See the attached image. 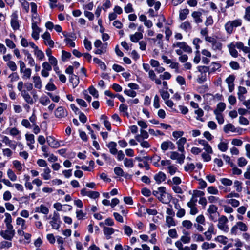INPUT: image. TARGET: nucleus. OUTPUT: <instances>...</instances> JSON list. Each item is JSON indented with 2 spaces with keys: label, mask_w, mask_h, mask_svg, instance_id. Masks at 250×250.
<instances>
[{
  "label": "nucleus",
  "mask_w": 250,
  "mask_h": 250,
  "mask_svg": "<svg viewBox=\"0 0 250 250\" xmlns=\"http://www.w3.org/2000/svg\"><path fill=\"white\" fill-rule=\"evenodd\" d=\"M166 188L165 187H160L158 188V190L153 191V195L156 196L157 199L163 204H169L172 198L171 194H167V198L163 197L162 194L165 193Z\"/></svg>",
  "instance_id": "1"
},
{
  "label": "nucleus",
  "mask_w": 250,
  "mask_h": 250,
  "mask_svg": "<svg viewBox=\"0 0 250 250\" xmlns=\"http://www.w3.org/2000/svg\"><path fill=\"white\" fill-rule=\"evenodd\" d=\"M242 24V21L241 19L229 21L225 24V28L228 34H231L234 28L241 26Z\"/></svg>",
  "instance_id": "2"
},
{
  "label": "nucleus",
  "mask_w": 250,
  "mask_h": 250,
  "mask_svg": "<svg viewBox=\"0 0 250 250\" xmlns=\"http://www.w3.org/2000/svg\"><path fill=\"white\" fill-rule=\"evenodd\" d=\"M205 40L211 43V48L212 50L221 51L222 48V43L217 41V40L212 37L207 36L205 37Z\"/></svg>",
  "instance_id": "3"
},
{
  "label": "nucleus",
  "mask_w": 250,
  "mask_h": 250,
  "mask_svg": "<svg viewBox=\"0 0 250 250\" xmlns=\"http://www.w3.org/2000/svg\"><path fill=\"white\" fill-rule=\"evenodd\" d=\"M218 224L217 226L218 228L225 232H228L229 228L226 224L228 222V218L224 215H222L218 220Z\"/></svg>",
  "instance_id": "4"
},
{
  "label": "nucleus",
  "mask_w": 250,
  "mask_h": 250,
  "mask_svg": "<svg viewBox=\"0 0 250 250\" xmlns=\"http://www.w3.org/2000/svg\"><path fill=\"white\" fill-rule=\"evenodd\" d=\"M172 47H179L182 51L188 53H191L192 52V48L185 42H177L172 44Z\"/></svg>",
  "instance_id": "5"
},
{
  "label": "nucleus",
  "mask_w": 250,
  "mask_h": 250,
  "mask_svg": "<svg viewBox=\"0 0 250 250\" xmlns=\"http://www.w3.org/2000/svg\"><path fill=\"white\" fill-rule=\"evenodd\" d=\"M170 158L172 160H177V162L181 164L184 163L185 156L183 154H180L176 151H172L170 153Z\"/></svg>",
  "instance_id": "6"
},
{
  "label": "nucleus",
  "mask_w": 250,
  "mask_h": 250,
  "mask_svg": "<svg viewBox=\"0 0 250 250\" xmlns=\"http://www.w3.org/2000/svg\"><path fill=\"white\" fill-rule=\"evenodd\" d=\"M224 131L228 133L229 131H231L232 132H237L239 134H241L242 129V128H236L235 126L230 123L228 124L225 125L224 127Z\"/></svg>",
  "instance_id": "7"
},
{
  "label": "nucleus",
  "mask_w": 250,
  "mask_h": 250,
  "mask_svg": "<svg viewBox=\"0 0 250 250\" xmlns=\"http://www.w3.org/2000/svg\"><path fill=\"white\" fill-rule=\"evenodd\" d=\"M32 38L36 40H38L39 38V33L40 32L41 29L38 26L37 22L33 21V22H32Z\"/></svg>",
  "instance_id": "8"
},
{
  "label": "nucleus",
  "mask_w": 250,
  "mask_h": 250,
  "mask_svg": "<svg viewBox=\"0 0 250 250\" xmlns=\"http://www.w3.org/2000/svg\"><path fill=\"white\" fill-rule=\"evenodd\" d=\"M15 234V230H9L7 229L4 231L2 230L0 232L1 236L8 240H11L14 236Z\"/></svg>",
  "instance_id": "9"
},
{
  "label": "nucleus",
  "mask_w": 250,
  "mask_h": 250,
  "mask_svg": "<svg viewBox=\"0 0 250 250\" xmlns=\"http://www.w3.org/2000/svg\"><path fill=\"white\" fill-rule=\"evenodd\" d=\"M235 79V76L234 75H230L225 81L228 84L229 90L230 92H232L234 89V82Z\"/></svg>",
  "instance_id": "10"
},
{
  "label": "nucleus",
  "mask_w": 250,
  "mask_h": 250,
  "mask_svg": "<svg viewBox=\"0 0 250 250\" xmlns=\"http://www.w3.org/2000/svg\"><path fill=\"white\" fill-rule=\"evenodd\" d=\"M68 113L62 106L58 107L55 111V115L56 118H62L67 116Z\"/></svg>",
  "instance_id": "11"
},
{
  "label": "nucleus",
  "mask_w": 250,
  "mask_h": 250,
  "mask_svg": "<svg viewBox=\"0 0 250 250\" xmlns=\"http://www.w3.org/2000/svg\"><path fill=\"white\" fill-rule=\"evenodd\" d=\"M42 37L44 40L45 44L49 45L51 48L54 47V42L51 39L50 34L48 32H45L42 35Z\"/></svg>",
  "instance_id": "12"
},
{
  "label": "nucleus",
  "mask_w": 250,
  "mask_h": 250,
  "mask_svg": "<svg viewBox=\"0 0 250 250\" xmlns=\"http://www.w3.org/2000/svg\"><path fill=\"white\" fill-rule=\"evenodd\" d=\"M161 148L163 151H167L168 148L173 150L175 149V146L171 141L168 140L161 144Z\"/></svg>",
  "instance_id": "13"
},
{
  "label": "nucleus",
  "mask_w": 250,
  "mask_h": 250,
  "mask_svg": "<svg viewBox=\"0 0 250 250\" xmlns=\"http://www.w3.org/2000/svg\"><path fill=\"white\" fill-rule=\"evenodd\" d=\"M10 23L14 30H17L19 29L20 24L18 20V15L16 13L12 14Z\"/></svg>",
  "instance_id": "14"
},
{
  "label": "nucleus",
  "mask_w": 250,
  "mask_h": 250,
  "mask_svg": "<svg viewBox=\"0 0 250 250\" xmlns=\"http://www.w3.org/2000/svg\"><path fill=\"white\" fill-rule=\"evenodd\" d=\"M46 141L49 146L51 147L57 148L60 146V144L53 137H47Z\"/></svg>",
  "instance_id": "15"
},
{
  "label": "nucleus",
  "mask_w": 250,
  "mask_h": 250,
  "mask_svg": "<svg viewBox=\"0 0 250 250\" xmlns=\"http://www.w3.org/2000/svg\"><path fill=\"white\" fill-rule=\"evenodd\" d=\"M202 15V13L200 11L192 12L191 16L196 23L199 24L203 22V20L201 18Z\"/></svg>",
  "instance_id": "16"
},
{
  "label": "nucleus",
  "mask_w": 250,
  "mask_h": 250,
  "mask_svg": "<svg viewBox=\"0 0 250 250\" xmlns=\"http://www.w3.org/2000/svg\"><path fill=\"white\" fill-rule=\"evenodd\" d=\"M166 175L163 172L160 171L154 176V179L157 184H160L166 180Z\"/></svg>",
  "instance_id": "17"
},
{
  "label": "nucleus",
  "mask_w": 250,
  "mask_h": 250,
  "mask_svg": "<svg viewBox=\"0 0 250 250\" xmlns=\"http://www.w3.org/2000/svg\"><path fill=\"white\" fill-rule=\"evenodd\" d=\"M21 94V96L23 97V99L26 103L31 105L34 104V102L33 100V98L25 90H23V91H22V93Z\"/></svg>",
  "instance_id": "18"
},
{
  "label": "nucleus",
  "mask_w": 250,
  "mask_h": 250,
  "mask_svg": "<svg viewBox=\"0 0 250 250\" xmlns=\"http://www.w3.org/2000/svg\"><path fill=\"white\" fill-rule=\"evenodd\" d=\"M143 38V35L141 32H136L134 34L130 35V39L133 42H137Z\"/></svg>",
  "instance_id": "19"
},
{
  "label": "nucleus",
  "mask_w": 250,
  "mask_h": 250,
  "mask_svg": "<svg viewBox=\"0 0 250 250\" xmlns=\"http://www.w3.org/2000/svg\"><path fill=\"white\" fill-rule=\"evenodd\" d=\"M187 139L185 137L181 138L178 141H177L176 144L178 145V149L179 151L181 152H184V144L186 143Z\"/></svg>",
  "instance_id": "20"
},
{
  "label": "nucleus",
  "mask_w": 250,
  "mask_h": 250,
  "mask_svg": "<svg viewBox=\"0 0 250 250\" xmlns=\"http://www.w3.org/2000/svg\"><path fill=\"white\" fill-rule=\"evenodd\" d=\"M228 47L230 55L232 57L235 58L238 57V53L237 51L235 49V46L234 44L231 43L230 44L228 45Z\"/></svg>",
  "instance_id": "21"
},
{
  "label": "nucleus",
  "mask_w": 250,
  "mask_h": 250,
  "mask_svg": "<svg viewBox=\"0 0 250 250\" xmlns=\"http://www.w3.org/2000/svg\"><path fill=\"white\" fill-rule=\"evenodd\" d=\"M35 212L47 214L49 212V209L44 205L42 204L40 207L35 208Z\"/></svg>",
  "instance_id": "22"
},
{
  "label": "nucleus",
  "mask_w": 250,
  "mask_h": 250,
  "mask_svg": "<svg viewBox=\"0 0 250 250\" xmlns=\"http://www.w3.org/2000/svg\"><path fill=\"white\" fill-rule=\"evenodd\" d=\"M69 81L73 84V88L76 87L79 83V78L77 75L72 74L70 75Z\"/></svg>",
  "instance_id": "23"
},
{
  "label": "nucleus",
  "mask_w": 250,
  "mask_h": 250,
  "mask_svg": "<svg viewBox=\"0 0 250 250\" xmlns=\"http://www.w3.org/2000/svg\"><path fill=\"white\" fill-rule=\"evenodd\" d=\"M116 146L117 144L113 141L109 142V144L107 145V146L110 149V152L114 155L117 153V150L116 148Z\"/></svg>",
  "instance_id": "24"
},
{
  "label": "nucleus",
  "mask_w": 250,
  "mask_h": 250,
  "mask_svg": "<svg viewBox=\"0 0 250 250\" xmlns=\"http://www.w3.org/2000/svg\"><path fill=\"white\" fill-rule=\"evenodd\" d=\"M103 231L104 234L106 236L107 239H109L110 238V235L114 233V229L112 228L104 227Z\"/></svg>",
  "instance_id": "25"
},
{
  "label": "nucleus",
  "mask_w": 250,
  "mask_h": 250,
  "mask_svg": "<svg viewBox=\"0 0 250 250\" xmlns=\"http://www.w3.org/2000/svg\"><path fill=\"white\" fill-rule=\"evenodd\" d=\"M34 86L35 88L40 89L42 87V82L39 76H34L33 77Z\"/></svg>",
  "instance_id": "26"
},
{
  "label": "nucleus",
  "mask_w": 250,
  "mask_h": 250,
  "mask_svg": "<svg viewBox=\"0 0 250 250\" xmlns=\"http://www.w3.org/2000/svg\"><path fill=\"white\" fill-rule=\"evenodd\" d=\"M107 46V43H104L100 47V49H97L95 50L94 53L96 54H101L105 53L106 52V49Z\"/></svg>",
  "instance_id": "27"
},
{
  "label": "nucleus",
  "mask_w": 250,
  "mask_h": 250,
  "mask_svg": "<svg viewBox=\"0 0 250 250\" xmlns=\"http://www.w3.org/2000/svg\"><path fill=\"white\" fill-rule=\"evenodd\" d=\"M214 114L216 116V119L217 120L218 123L219 124H222L224 122V120L222 113L218 111L217 110H214Z\"/></svg>",
  "instance_id": "28"
},
{
  "label": "nucleus",
  "mask_w": 250,
  "mask_h": 250,
  "mask_svg": "<svg viewBox=\"0 0 250 250\" xmlns=\"http://www.w3.org/2000/svg\"><path fill=\"white\" fill-rule=\"evenodd\" d=\"M166 222L168 228H170L171 226H175L176 225V223L171 216H167L166 218Z\"/></svg>",
  "instance_id": "29"
},
{
  "label": "nucleus",
  "mask_w": 250,
  "mask_h": 250,
  "mask_svg": "<svg viewBox=\"0 0 250 250\" xmlns=\"http://www.w3.org/2000/svg\"><path fill=\"white\" fill-rule=\"evenodd\" d=\"M61 221L52 218V220L50 222L53 229H58L60 227V223Z\"/></svg>",
  "instance_id": "30"
},
{
  "label": "nucleus",
  "mask_w": 250,
  "mask_h": 250,
  "mask_svg": "<svg viewBox=\"0 0 250 250\" xmlns=\"http://www.w3.org/2000/svg\"><path fill=\"white\" fill-rule=\"evenodd\" d=\"M93 61L95 63L98 64L102 70H105L106 69V66L105 63L102 62L99 59L97 58H94Z\"/></svg>",
  "instance_id": "31"
},
{
  "label": "nucleus",
  "mask_w": 250,
  "mask_h": 250,
  "mask_svg": "<svg viewBox=\"0 0 250 250\" xmlns=\"http://www.w3.org/2000/svg\"><path fill=\"white\" fill-rule=\"evenodd\" d=\"M124 164L126 167H133L134 166L133 161L132 159H128L125 158L124 160Z\"/></svg>",
  "instance_id": "32"
},
{
  "label": "nucleus",
  "mask_w": 250,
  "mask_h": 250,
  "mask_svg": "<svg viewBox=\"0 0 250 250\" xmlns=\"http://www.w3.org/2000/svg\"><path fill=\"white\" fill-rule=\"evenodd\" d=\"M44 172L42 174V176L43 177L45 180L50 179L51 178V176L50 175V173L51 172L50 169L49 167H46L44 169Z\"/></svg>",
  "instance_id": "33"
},
{
  "label": "nucleus",
  "mask_w": 250,
  "mask_h": 250,
  "mask_svg": "<svg viewBox=\"0 0 250 250\" xmlns=\"http://www.w3.org/2000/svg\"><path fill=\"white\" fill-rule=\"evenodd\" d=\"M7 175L8 178L12 181H15L17 180V176L15 173L11 169H8L7 170Z\"/></svg>",
  "instance_id": "34"
},
{
  "label": "nucleus",
  "mask_w": 250,
  "mask_h": 250,
  "mask_svg": "<svg viewBox=\"0 0 250 250\" xmlns=\"http://www.w3.org/2000/svg\"><path fill=\"white\" fill-rule=\"evenodd\" d=\"M89 92L93 97L96 98H98V91L93 86H90L88 88Z\"/></svg>",
  "instance_id": "35"
},
{
  "label": "nucleus",
  "mask_w": 250,
  "mask_h": 250,
  "mask_svg": "<svg viewBox=\"0 0 250 250\" xmlns=\"http://www.w3.org/2000/svg\"><path fill=\"white\" fill-rule=\"evenodd\" d=\"M242 183L238 180H235L234 182V187L238 192H241L242 190Z\"/></svg>",
  "instance_id": "36"
},
{
  "label": "nucleus",
  "mask_w": 250,
  "mask_h": 250,
  "mask_svg": "<svg viewBox=\"0 0 250 250\" xmlns=\"http://www.w3.org/2000/svg\"><path fill=\"white\" fill-rule=\"evenodd\" d=\"M218 149L222 152H225L228 148V145L224 142H221L218 145Z\"/></svg>",
  "instance_id": "37"
},
{
  "label": "nucleus",
  "mask_w": 250,
  "mask_h": 250,
  "mask_svg": "<svg viewBox=\"0 0 250 250\" xmlns=\"http://www.w3.org/2000/svg\"><path fill=\"white\" fill-rule=\"evenodd\" d=\"M34 54L40 60H42L44 57V53L42 50H39V48L34 50Z\"/></svg>",
  "instance_id": "38"
},
{
  "label": "nucleus",
  "mask_w": 250,
  "mask_h": 250,
  "mask_svg": "<svg viewBox=\"0 0 250 250\" xmlns=\"http://www.w3.org/2000/svg\"><path fill=\"white\" fill-rule=\"evenodd\" d=\"M218 210V208L215 205L212 204L209 206L207 211L209 214H215Z\"/></svg>",
  "instance_id": "39"
},
{
  "label": "nucleus",
  "mask_w": 250,
  "mask_h": 250,
  "mask_svg": "<svg viewBox=\"0 0 250 250\" xmlns=\"http://www.w3.org/2000/svg\"><path fill=\"white\" fill-rule=\"evenodd\" d=\"M25 222V221L21 218L18 217L17 218L16 224L18 225H21V229H26Z\"/></svg>",
  "instance_id": "40"
},
{
  "label": "nucleus",
  "mask_w": 250,
  "mask_h": 250,
  "mask_svg": "<svg viewBox=\"0 0 250 250\" xmlns=\"http://www.w3.org/2000/svg\"><path fill=\"white\" fill-rule=\"evenodd\" d=\"M211 66H212L210 68V72H214L216 70L219 69L221 67V65L220 63L215 62H212L211 64Z\"/></svg>",
  "instance_id": "41"
},
{
  "label": "nucleus",
  "mask_w": 250,
  "mask_h": 250,
  "mask_svg": "<svg viewBox=\"0 0 250 250\" xmlns=\"http://www.w3.org/2000/svg\"><path fill=\"white\" fill-rule=\"evenodd\" d=\"M40 102L44 106L48 105L50 103V99L46 96L41 97Z\"/></svg>",
  "instance_id": "42"
},
{
  "label": "nucleus",
  "mask_w": 250,
  "mask_h": 250,
  "mask_svg": "<svg viewBox=\"0 0 250 250\" xmlns=\"http://www.w3.org/2000/svg\"><path fill=\"white\" fill-rule=\"evenodd\" d=\"M189 13V10L188 9H185L182 10L180 12L179 14V18L181 20H185L186 17L187 15Z\"/></svg>",
  "instance_id": "43"
},
{
  "label": "nucleus",
  "mask_w": 250,
  "mask_h": 250,
  "mask_svg": "<svg viewBox=\"0 0 250 250\" xmlns=\"http://www.w3.org/2000/svg\"><path fill=\"white\" fill-rule=\"evenodd\" d=\"M195 113L197 115L196 119L203 122V120L201 118V117L204 115L203 110L201 108H199L195 111Z\"/></svg>",
  "instance_id": "44"
},
{
  "label": "nucleus",
  "mask_w": 250,
  "mask_h": 250,
  "mask_svg": "<svg viewBox=\"0 0 250 250\" xmlns=\"http://www.w3.org/2000/svg\"><path fill=\"white\" fill-rule=\"evenodd\" d=\"M207 191L208 193L211 194L216 195L218 194L219 191L215 187L213 186H210L208 187Z\"/></svg>",
  "instance_id": "45"
},
{
  "label": "nucleus",
  "mask_w": 250,
  "mask_h": 250,
  "mask_svg": "<svg viewBox=\"0 0 250 250\" xmlns=\"http://www.w3.org/2000/svg\"><path fill=\"white\" fill-rule=\"evenodd\" d=\"M7 65L9 68V69L12 71H15L17 69V66L14 61H12L7 62Z\"/></svg>",
  "instance_id": "46"
},
{
  "label": "nucleus",
  "mask_w": 250,
  "mask_h": 250,
  "mask_svg": "<svg viewBox=\"0 0 250 250\" xmlns=\"http://www.w3.org/2000/svg\"><path fill=\"white\" fill-rule=\"evenodd\" d=\"M237 225L241 231H246L248 230L247 226L242 222H238Z\"/></svg>",
  "instance_id": "47"
},
{
  "label": "nucleus",
  "mask_w": 250,
  "mask_h": 250,
  "mask_svg": "<svg viewBox=\"0 0 250 250\" xmlns=\"http://www.w3.org/2000/svg\"><path fill=\"white\" fill-rule=\"evenodd\" d=\"M206 74H203V73H201V75L198 76L197 79V81L199 84L203 83L204 82L206 81Z\"/></svg>",
  "instance_id": "48"
},
{
  "label": "nucleus",
  "mask_w": 250,
  "mask_h": 250,
  "mask_svg": "<svg viewBox=\"0 0 250 250\" xmlns=\"http://www.w3.org/2000/svg\"><path fill=\"white\" fill-rule=\"evenodd\" d=\"M62 60L63 62L65 61L67 59L70 58L71 56V54L70 53L65 51L64 50H62Z\"/></svg>",
  "instance_id": "49"
},
{
  "label": "nucleus",
  "mask_w": 250,
  "mask_h": 250,
  "mask_svg": "<svg viewBox=\"0 0 250 250\" xmlns=\"http://www.w3.org/2000/svg\"><path fill=\"white\" fill-rule=\"evenodd\" d=\"M226 108V104L224 103L220 102L217 105V108L215 110H217L220 113L223 112Z\"/></svg>",
  "instance_id": "50"
},
{
  "label": "nucleus",
  "mask_w": 250,
  "mask_h": 250,
  "mask_svg": "<svg viewBox=\"0 0 250 250\" xmlns=\"http://www.w3.org/2000/svg\"><path fill=\"white\" fill-rule=\"evenodd\" d=\"M100 194L97 191H88V196L91 198L96 199L99 197Z\"/></svg>",
  "instance_id": "51"
},
{
  "label": "nucleus",
  "mask_w": 250,
  "mask_h": 250,
  "mask_svg": "<svg viewBox=\"0 0 250 250\" xmlns=\"http://www.w3.org/2000/svg\"><path fill=\"white\" fill-rule=\"evenodd\" d=\"M180 27L185 31L188 29H191V24L188 21H186L182 23L180 25Z\"/></svg>",
  "instance_id": "52"
},
{
  "label": "nucleus",
  "mask_w": 250,
  "mask_h": 250,
  "mask_svg": "<svg viewBox=\"0 0 250 250\" xmlns=\"http://www.w3.org/2000/svg\"><path fill=\"white\" fill-rule=\"evenodd\" d=\"M220 181L223 185L226 186H229L232 184V181L227 178H222Z\"/></svg>",
  "instance_id": "53"
},
{
  "label": "nucleus",
  "mask_w": 250,
  "mask_h": 250,
  "mask_svg": "<svg viewBox=\"0 0 250 250\" xmlns=\"http://www.w3.org/2000/svg\"><path fill=\"white\" fill-rule=\"evenodd\" d=\"M5 43L7 47L11 49L15 48L16 47L15 44L14 42L10 39H6L5 40Z\"/></svg>",
  "instance_id": "54"
},
{
  "label": "nucleus",
  "mask_w": 250,
  "mask_h": 250,
  "mask_svg": "<svg viewBox=\"0 0 250 250\" xmlns=\"http://www.w3.org/2000/svg\"><path fill=\"white\" fill-rule=\"evenodd\" d=\"M25 137L28 143H31V144H34L35 143L34 136L32 134H26Z\"/></svg>",
  "instance_id": "55"
},
{
  "label": "nucleus",
  "mask_w": 250,
  "mask_h": 250,
  "mask_svg": "<svg viewBox=\"0 0 250 250\" xmlns=\"http://www.w3.org/2000/svg\"><path fill=\"white\" fill-rule=\"evenodd\" d=\"M247 164V161L244 157H240L238 160V165L240 167L246 166Z\"/></svg>",
  "instance_id": "56"
},
{
  "label": "nucleus",
  "mask_w": 250,
  "mask_h": 250,
  "mask_svg": "<svg viewBox=\"0 0 250 250\" xmlns=\"http://www.w3.org/2000/svg\"><path fill=\"white\" fill-rule=\"evenodd\" d=\"M160 92L163 100H167L169 98V94L167 91L161 90Z\"/></svg>",
  "instance_id": "57"
},
{
  "label": "nucleus",
  "mask_w": 250,
  "mask_h": 250,
  "mask_svg": "<svg viewBox=\"0 0 250 250\" xmlns=\"http://www.w3.org/2000/svg\"><path fill=\"white\" fill-rule=\"evenodd\" d=\"M124 93L126 94V95L131 97H134L136 95V92L131 89H125L124 90Z\"/></svg>",
  "instance_id": "58"
},
{
  "label": "nucleus",
  "mask_w": 250,
  "mask_h": 250,
  "mask_svg": "<svg viewBox=\"0 0 250 250\" xmlns=\"http://www.w3.org/2000/svg\"><path fill=\"white\" fill-rule=\"evenodd\" d=\"M22 73H23V78L29 79L31 75V69L30 68H26L25 70H23Z\"/></svg>",
  "instance_id": "59"
},
{
  "label": "nucleus",
  "mask_w": 250,
  "mask_h": 250,
  "mask_svg": "<svg viewBox=\"0 0 250 250\" xmlns=\"http://www.w3.org/2000/svg\"><path fill=\"white\" fill-rule=\"evenodd\" d=\"M84 45L86 50L90 51L92 49L91 43L86 38H85L83 41Z\"/></svg>",
  "instance_id": "60"
},
{
  "label": "nucleus",
  "mask_w": 250,
  "mask_h": 250,
  "mask_svg": "<svg viewBox=\"0 0 250 250\" xmlns=\"http://www.w3.org/2000/svg\"><path fill=\"white\" fill-rule=\"evenodd\" d=\"M195 168V165L193 163L188 164L184 167L186 171H192Z\"/></svg>",
  "instance_id": "61"
},
{
  "label": "nucleus",
  "mask_w": 250,
  "mask_h": 250,
  "mask_svg": "<svg viewBox=\"0 0 250 250\" xmlns=\"http://www.w3.org/2000/svg\"><path fill=\"white\" fill-rule=\"evenodd\" d=\"M114 171L115 174L118 176H123L124 171L120 167H115L114 169Z\"/></svg>",
  "instance_id": "62"
},
{
  "label": "nucleus",
  "mask_w": 250,
  "mask_h": 250,
  "mask_svg": "<svg viewBox=\"0 0 250 250\" xmlns=\"http://www.w3.org/2000/svg\"><path fill=\"white\" fill-rule=\"evenodd\" d=\"M125 233L128 236H130L132 233V229L128 226L125 225L124 227Z\"/></svg>",
  "instance_id": "63"
},
{
  "label": "nucleus",
  "mask_w": 250,
  "mask_h": 250,
  "mask_svg": "<svg viewBox=\"0 0 250 250\" xmlns=\"http://www.w3.org/2000/svg\"><path fill=\"white\" fill-rule=\"evenodd\" d=\"M168 234L169 236L172 238H176L178 237L177 233L175 229L169 230Z\"/></svg>",
  "instance_id": "64"
}]
</instances>
